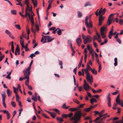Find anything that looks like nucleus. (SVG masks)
Instances as JSON below:
<instances>
[{
	"label": "nucleus",
	"mask_w": 123,
	"mask_h": 123,
	"mask_svg": "<svg viewBox=\"0 0 123 123\" xmlns=\"http://www.w3.org/2000/svg\"><path fill=\"white\" fill-rule=\"evenodd\" d=\"M11 50L12 52L13 53L14 52V47L13 45V41L12 42Z\"/></svg>",
	"instance_id": "nucleus-28"
},
{
	"label": "nucleus",
	"mask_w": 123,
	"mask_h": 123,
	"mask_svg": "<svg viewBox=\"0 0 123 123\" xmlns=\"http://www.w3.org/2000/svg\"><path fill=\"white\" fill-rule=\"evenodd\" d=\"M23 72L24 73V75L25 77L24 78L20 77L19 79V80L20 81H22L24 79H26L27 78V77L28 76L29 73H30V72H28L25 70H24L23 71Z\"/></svg>",
	"instance_id": "nucleus-6"
},
{
	"label": "nucleus",
	"mask_w": 123,
	"mask_h": 123,
	"mask_svg": "<svg viewBox=\"0 0 123 123\" xmlns=\"http://www.w3.org/2000/svg\"><path fill=\"white\" fill-rule=\"evenodd\" d=\"M4 56L2 55L1 53L0 52V62L1 61L4 57Z\"/></svg>",
	"instance_id": "nucleus-39"
},
{
	"label": "nucleus",
	"mask_w": 123,
	"mask_h": 123,
	"mask_svg": "<svg viewBox=\"0 0 123 123\" xmlns=\"http://www.w3.org/2000/svg\"><path fill=\"white\" fill-rule=\"evenodd\" d=\"M20 44L21 46L22 47V48H24V39H20Z\"/></svg>",
	"instance_id": "nucleus-21"
},
{
	"label": "nucleus",
	"mask_w": 123,
	"mask_h": 123,
	"mask_svg": "<svg viewBox=\"0 0 123 123\" xmlns=\"http://www.w3.org/2000/svg\"><path fill=\"white\" fill-rule=\"evenodd\" d=\"M51 37L49 36H44V38L46 41V40H48V41H47V42L48 43L54 39V38L51 39Z\"/></svg>",
	"instance_id": "nucleus-9"
},
{
	"label": "nucleus",
	"mask_w": 123,
	"mask_h": 123,
	"mask_svg": "<svg viewBox=\"0 0 123 123\" xmlns=\"http://www.w3.org/2000/svg\"><path fill=\"white\" fill-rule=\"evenodd\" d=\"M11 13L12 14H16V11L15 10H12L11 11Z\"/></svg>",
	"instance_id": "nucleus-60"
},
{
	"label": "nucleus",
	"mask_w": 123,
	"mask_h": 123,
	"mask_svg": "<svg viewBox=\"0 0 123 123\" xmlns=\"http://www.w3.org/2000/svg\"><path fill=\"white\" fill-rule=\"evenodd\" d=\"M96 34L98 38L100 39L101 38V36L100 34L98 32H96Z\"/></svg>",
	"instance_id": "nucleus-57"
},
{
	"label": "nucleus",
	"mask_w": 123,
	"mask_h": 123,
	"mask_svg": "<svg viewBox=\"0 0 123 123\" xmlns=\"http://www.w3.org/2000/svg\"><path fill=\"white\" fill-rule=\"evenodd\" d=\"M114 15V14H111L109 16V17H108V19H111V18L112 16Z\"/></svg>",
	"instance_id": "nucleus-63"
},
{
	"label": "nucleus",
	"mask_w": 123,
	"mask_h": 123,
	"mask_svg": "<svg viewBox=\"0 0 123 123\" xmlns=\"http://www.w3.org/2000/svg\"><path fill=\"white\" fill-rule=\"evenodd\" d=\"M15 26L16 28L20 30L21 29L20 26L19 25H15Z\"/></svg>",
	"instance_id": "nucleus-43"
},
{
	"label": "nucleus",
	"mask_w": 123,
	"mask_h": 123,
	"mask_svg": "<svg viewBox=\"0 0 123 123\" xmlns=\"http://www.w3.org/2000/svg\"><path fill=\"white\" fill-rule=\"evenodd\" d=\"M41 42L43 43H44L46 42V41L45 39H44L43 37L41 38Z\"/></svg>",
	"instance_id": "nucleus-38"
},
{
	"label": "nucleus",
	"mask_w": 123,
	"mask_h": 123,
	"mask_svg": "<svg viewBox=\"0 0 123 123\" xmlns=\"http://www.w3.org/2000/svg\"><path fill=\"white\" fill-rule=\"evenodd\" d=\"M51 7V3H49L48 4V6L47 9V11H48Z\"/></svg>",
	"instance_id": "nucleus-42"
},
{
	"label": "nucleus",
	"mask_w": 123,
	"mask_h": 123,
	"mask_svg": "<svg viewBox=\"0 0 123 123\" xmlns=\"http://www.w3.org/2000/svg\"><path fill=\"white\" fill-rule=\"evenodd\" d=\"M81 110H79L78 111H77L75 112L74 113H77V112H79V113H80L81 114V116H80V119L81 118V116H82L83 117H84L86 115V113H81Z\"/></svg>",
	"instance_id": "nucleus-17"
},
{
	"label": "nucleus",
	"mask_w": 123,
	"mask_h": 123,
	"mask_svg": "<svg viewBox=\"0 0 123 123\" xmlns=\"http://www.w3.org/2000/svg\"><path fill=\"white\" fill-rule=\"evenodd\" d=\"M42 114L43 116L45 118L48 119H49V117H48L46 114L44 113H42Z\"/></svg>",
	"instance_id": "nucleus-45"
},
{
	"label": "nucleus",
	"mask_w": 123,
	"mask_h": 123,
	"mask_svg": "<svg viewBox=\"0 0 123 123\" xmlns=\"http://www.w3.org/2000/svg\"><path fill=\"white\" fill-rule=\"evenodd\" d=\"M3 105L5 108H6V106L5 102V100H2Z\"/></svg>",
	"instance_id": "nucleus-55"
},
{
	"label": "nucleus",
	"mask_w": 123,
	"mask_h": 123,
	"mask_svg": "<svg viewBox=\"0 0 123 123\" xmlns=\"http://www.w3.org/2000/svg\"><path fill=\"white\" fill-rule=\"evenodd\" d=\"M91 71L92 73L96 75L97 74V71L95 70L94 69H92Z\"/></svg>",
	"instance_id": "nucleus-25"
},
{
	"label": "nucleus",
	"mask_w": 123,
	"mask_h": 123,
	"mask_svg": "<svg viewBox=\"0 0 123 123\" xmlns=\"http://www.w3.org/2000/svg\"><path fill=\"white\" fill-rule=\"evenodd\" d=\"M92 106H90L88 108H85L84 109V111L85 112H88L90 111L91 109L92 108Z\"/></svg>",
	"instance_id": "nucleus-19"
},
{
	"label": "nucleus",
	"mask_w": 123,
	"mask_h": 123,
	"mask_svg": "<svg viewBox=\"0 0 123 123\" xmlns=\"http://www.w3.org/2000/svg\"><path fill=\"white\" fill-rule=\"evenodd\" d=\"M89 119L91 120V118H90V116L86 117L84 119L85 120H88Z\"/></svg>",
	"instance_id": "nucleus-53"
},
{
	"label": "nucleus",
	"mask_w": 123,
	"mask_h": 123,
	"mask_svg": "<svg viewBox=\"0 0 123 123\" xmlns=\"http://www.w3.org/2000/svg\"><path fill=\"white\" fill-rule=\"evenodd\" d=\"M88 70L84 69V71L86 74V79L87 82H89L90 84H91L93 82V79L92 76L88 72Z\"/></svg>",
	"instance_id": "nucleus-2"
},
{
	"label": "nucleus",
	"mask_w": 123,
	"mask_h": 123,
	"mask_svg": "<svg viewBox=\"0 0 123 123\" xmlns=\"http://www.w3.org/2000/svg\"><path fill=\"white\" fill-rule=\"evenodd\" d=\"M70 107L69 106H67L66 103H64L62 106V107L63 108L67 109Z\"/></svg>",
	"instance_id": "nucleus-27"
},
{
	"label": "nucleus",
	"mask_w": 123,
	"mask_h": 123,
	"mask_svg": "<svg viewBox=\"0 0 123 123\" xmlns=\"http://www.w3.org/2000/svg\"><path fill=\"white\" fill-rule=\"evenodd\" d=\"M57 30H58L57 31V33L59 35H60L62 34V31H63V30H60L59 28H58Z\"/></svg>",
	"instance_id": "nucleus-23"
},
{
	"label": "nucleus",
	"mask_w": 123,
	"mask_h": 123,
	"mask_svg": "<svg viewBox=\"0 0 123 123\" xmlns=\"http://www.w3.org/2000/svg\"><path fill=\"white\" fill-rule=\"evenodd\" d=\"M31 30L32 31V32L34 33H35V31L34 30V28H33V26L34 25V24H33V25H32V24H31Z\"/></svg>",
	"instance_id": "nucleus-40"
},
{
	"label": "nucleus",
	"mask_w": 123,
	"mask_h": 123,
	"mask_svg": "<svg viewBox=\"0 0 123 123\" xmlns=\"http://www.w3.org/2000/svg\"><path fill=\"white\" fill-rule=\"evenodd\" d=\"M67 115V114H62V118H67V117H68Z\"/></svg>",
	"instance_id": "nucleus-36"
},
{
	"label": "nucleus",
	"mask_w": 123,
	"mask_h": 123,
	"mask_svg": "<svg viewBox=\"0 0 123 123\" xmlns=\"http://www.w3.org/2000/svg\"><path fill=\"white\" fill-rule=\"evenodd\" d=\"M2 100H5L6 98V94L5 92H3L1 94Z\"/></svg>",
	"instance_id": "nucleus-24"
},
{
	"label": "nucleus",
	"mask_w": 123,
	"mask_h": 123,
	"mask_svg": "<svg viewBox=\"0 0 123 123\" xmlns=\"http://www.w3.org/2000/svg\"><path fill=\"white\" fill-rule=\"evenodd\" d=\"M93 44L94 46L96 48H98V45L96 43L94 42H93Z\"/></svg>",
	"instance_id": "nucleus-56"
},
{
	"label": "nucleus",
	"mask_w": 123,
	"mask_h": 123,
	"mask_svg": "<svg viewBox=\"0 0 123 123\" xmlns=\"http://www.w3.org/2000/svg\"><path fill=\"white\" fill-rule=\"evenodd\" d=\"M30 72L29 73L28 75V76H27V79L26 80L25 82V84L26 86H28L29 85V76L30 75Z\"/></svg>",
	"instance_id": "nucleus-14"
},
{
	"label": "nucleus",
	"mask_w": 123,
	"mask_h": 123,
	"mask_svg": "<svg viewBox=\"0 0 123 123\" xmlns=\"http://www.w3.org/2000/svg\"><path fill=\"white\" fill-rule=\"evenodd\" d=\"M53 110L55 111L56 112H58V114H60V112L59 110H58L57 109H53Z\"/></svg>",
	"instance_id": "nucleus-47"
},
{
	"label": "nucleus",
	"mask_w": 123,
	"mask_h": 123,
	"mask_svg": "<svg viewBox=\"0 0 123 123\" xmlns=\"http://www.w3.org/2000/svg\"><path fill=\"white\" fill-rule=\"evenodd\" d=\"M7 93L8 96L9 97L10 96L11 94V92L10 91L9 89H7Z\"/></svg>",
	"instance_id": "nucleus-26"
},
{
	"label": "nucleus",
	"mask_w": 123,
	"mask_h": 123,
	"mask_svg": "<svg viewBox=\"0 0 123 123\" xmlns=\"http://www.w3.org/2000/svg\"><path fill=\"white\" fill-rule=\"evenodd\" d=\"M117 105V104L114 103L113 107V109L114 110L116 109V108Z\"/></svg>",
	"instance_id": "nucleus-41"
},
{
	"label": "nucleus",
	"mask_w": 123,
	"mask_h": 123,
	"mask_svg": "<svg viewBox=\"0 0 123 123\" xmlns=\"http://www.w3.org/2000/svg\"><path fill=\"white\" fill-rule=\"evenodd\" d=\"M31 99L34 100L36 102L37 101V99L36 97H35L33 95H32L31 97Z\"/></svg>",
	"instance_id": "nucleus-31"
},
{
	"label": "nucleus",
	"mask_w": 123,
	"mask_h": 123,
	"mask_svg": "<svg viewBox=\"0 0 123 123\" xmlns=\"http://www.w3.org/2000/svg\"><path fill=\"white\" fill-rule=\"evenodd\" d=\"M101 14H102V15H103L104 14L105 12V8H104V9L102 11H101Z\"/></svg>",
	"instance_id": "nucleus-52"
},
{
	"label": "nucleus",
	"mask_w": 123,
	"mask_h": 123,
	"mask_svg": "<svg viewBox=\"0 0 123 123\" xmlns=\"http://www.w3.org/2000/svg\"><path fill=\"white\" fill-rule=\"evenodd\" d=\"M88 70H90L92 69V68L90 66L89 63H87L86 65V68Z\"/></svg>",
	"instance_id": "nucleus-29"
},
{
	"label": "nucleus",
	"mask_w": 123,
	"mask_h": 123,
	"mask_svg": "<svg viewBox=\"0 0 123 123\" xmlns=\"http://www.w3.org/2000/svg\"><path fill=\"white\" fill-rule=\"evenodd\" d=\"M89 18V17L88 16H86L85 19V25L86 27H88L89 26L88 25V24H89V23H88V20Z\"/></svg>",
	"instance_id": "nucleus-20"
},
{
	"label": "nucleus",
	"mask_w": 123,
	"mask_h": 123,
	"mask_svg": "<svg viewBox=\"0 0 123 123\" xmlns=\"http://www.w3.org/2000/svg\"><path fill=\"white\" fill-rule=\"evenodd\" d=\"M73 102L76 104H80V102L77 99H73Z\"/></svg>",
	"instance_id": "nucleus-32"
},
{
	"label": "nucleus",
	"mask_w": 123,
	"mask_h": 123,
	"mask_svg": "<svg viewBox=\"0 0 123 123\" xmlns=\"http://www.w3.org/2000/svg\"><path fill=\"white\" fill-rule=\"evenodd\" d=\"M11 104L12 106L13 107H15L16 106V104L13 101L11 103Z\"/></svg>",
	"instance_id": "nucleus-48"
},
{
	"label": "nucleus",
	"mask_w": 123,
	"mask_h": 123,
	"mask_svg": "<svg viewBox=\"0 0 123 123\" xmlns=\"http://www.w3.org/2000/svg\"><path fill=\"white\" fill-rule=\"evenodd\" d=\"M50 115L53 118H55L56 115L55 112H51L50 114Z\"/></svg>",
	"instance_id": "nucleus-22"
},
{
	"label": "nucleus",
	"mask_w": 123,
	"mask_h": 123,
	"mask_svg": "<svg viewBox=\"0 0 123 123\" xmlns=\"http://www.w3.org/2000/svg\"><path fill=\"white\" fill-rule=\"evenodd\" d=\"M116 101L117 104H118L119 105H120L121 101H120V99H116Z\"/></svg>",
	"instance_id": "nucleus-46"
},
{
	"label": "nucleus",
	"mask_w": 123,
	"mask_h": 123,
	"mask_svg": "<svg viewBox=\"0 0 123 123\" xmlns=\"http://www.w3.org/2000/svg\"><path fill=\"white\" fill-rule=\"evenodd\" d=\"M5 33L9 35L10 37H11L12 38L14 39V37L11 34L10 32L7 30H6L5 31Z\"/></svg>",
	"instance_id": "nucleus-16"
},
{
	"label": "nucleus",
	"mask_w": 123,
	"mask_h": 123,
	"mask_svg": "<svg viewBox=\"0 0 123 123\" xmlns=\"http://www.w3.org/2000/svg\"><path fill=\"white\" fill-rule=\"evenodd\" d=\"M85 105V104H80L79 107H77V108H78V109L79 108H83V106Z\"/></svg>",
	"instance_id": "nucleus-37"
},
{
	"label": "nucleus",
	"mask_w": 123,
	"mask_h": 123,
	"mask_svg": "<svg viewBox=\"0 0 123 123\" xmlns=\"http://www.w3.org/2000/svg\"><path fill=\"white\" fill-rule=\"evenodd\" d=\"M81 114L79 112L74 113L73 117L71 118L70 120H74L73 123H78L80 119Z\"/></svg>",
	"instance_id": "nucleus-1"
},
{
	"label": "nucleus",
	"mask_w": 123,
	"mask_h": 123,
	"mask_svg": "<svg viewBox=\"0 0 123 123\" xmlns=\"http://www.w3.org/2000/svg\"><path fill=\"white\" fill-rule=\"evenodd\" d=\"M92 101H93V102H97V100L96 99L94 98H91L90 99Z\"/></svg>",
	"instance_id": "nucleus-54"
},
{
	"label": "nucleus",
	"mask_w": 123,
	"mask_h": 123,
	"mask_svg": "<svg viewBox=\"0 0 123 123\" xmlns=\"http://www.w3.org/2000/svg\"><path fill=\"white\" fill-rule=\"evenodd\" d=\"M83 87L84 89L86 91L89 90L91 88V87L89 85L85 80H84V83L83 85Z\"/></svg>",
	"instance_id": "nucleus-4"
},
{
	"label": "nucleus",
	"mask_w": 123,
	"mask_h": 123,
	"mask_svg": "<svg viewBox=\"0 0 123 123\" xmlns=\"http://www.w3.org/2000/svg\"><path fill=\"white\" fill-rule=\"evenodd\" d=\"M111 19H108L107 23L109 25H110L111 24Z\"/></svg>",
	"instance_id": "nucleus-62"
},
{
	"label": "nucleus",
	"mask_w": 123,
	"mask_h": 123,
	"mask_svg": "<svg viewBox=\"0 0 123 123\" xmlns=\"http://www.w3.org/2000/svg\"><path fill=\"white\" fill-rule=\"evenodd\" d=\"M62 118H60L59 117H56V119L58 121H59L60 122H63L64 121L63 120Z\"/></svg>",
	"instance_id": "nucleus-34"
},
{
	"label": "nucleus",
	"mask_w": 123,
	"mask_h": 123,
	"mask_svg": "<svg viewBox=\"0 0 123 123\" xmlns=\"http://www.w3.org/2000/svg\"><path fill=\"white\" fill-rule=\"evenodd\" d=\"M29 18L30 21H31V24H32V25H33V24H34V18L32 16H31V15L30 14L29 15Z\"/></svg>",
	"instance_id": "nucleus-13"
},
{
	"label": "nucleus",
	"mask_w": 123,
	"mask_h": 123,
	"mask_svg": "<svg viewBox=\"0 0 123 123\" xmlns=\"http://www.w3.org/2000/svg\"><path fill=\"white\" fill-rule=\"evenodd\" d=\"M2 111L3 112V113L4 114H7L9 113L8 111L5 110H3Z\"/></svg>",
	"instance_id": "nucleus-49"
},
{
	"label": "nucleus",
	"mask_w": 123,
	"mask_h": 123,
	"mask_svg": "<svg viewBox=\"0 0 123 123\" xmlns=\"http://www.w3.org/2000/svg\"><path fill=\"white\" fill-rule=\"evenodd\" d=\"M67 117H71L73 115V113L72 112H71L69 113V114H67Z\"/></svg>",
	"instance_id": "nucleus-44"
},
{
	"label": "nucleus",
	"mask_w": 123,
	"mask_h": 123,
	"mask_svg": "<svg viewBox=\"0 0 123 123\" xmlns=\"http://www.w3.org/2000/svg\"><path fill=\"white\" fill-rule=\"evenodd\" d=\"M119 24L121 25H122L123 24V20L120 19L119 20Z\"/></svg>",
	"instance_id": "nucleus-51"
},
{
	"label": "nucleus",
	"mask_w": 123,
	"mask_h": 123,
	"mask_svg": "<svg viewBox=\"0 0 123 123\" xmlns=\"http://www.w3.org/2000/svg\"><path fill=\"white\" fill-rule=\"evenodd\" d=\"M92 40V37L89 36L88 35L86 37V38L84 39L83 40V42L84 44H86L88 43H90L91 42Z\"/></svg>",
	"instance_id": "nucleus-5"
},
{
	"label": "nucleus",
	"mask_w": 123,
	"mask_h": 123,
	"mask_svg": "<svg viewBox=\"0 0 123 123\" xmlns=\"http://www.w3.org/2000/svg\"><path fill=\"white\" fill-rule=\"evenodd\" d=\"M115 63L114 65L115 66H116L117 64V58H115L114 59Z\"/></svg>",
	"instance_id": "nucleus-33"
},
{
	"label": "nucleus",
	"mask_w": 123,
	"mask_h": 123,
	"mask_svg": "<svg viewBox=\"0 0 123 123\" xmlns=\"http://www.w3.org/2000/svg\"><path fill=\"white\" fill-rule=\"evenodd\" d=\"M104 19V17H102V15H100L99 17V25H101Z\"/></svg>",
	"instance_id": "nucleus-8"
},
{
	"label": "nucleus",
	"mask_w": 123,
	"mask_h": 123,
	"mask_svg": "<svg viewBox=\"0 0 123 123\" xmlns=\"http://www.w3.org/2000/svg\"><path fill=\"white\" fill-rule=\"evenodd\" d=\"M33 62V60H32L30 64V65L25 70V71H26L29 72H30V70L31 68V65L32 64Z\"/></svg>",
	"instance_id": "nucleus-11"
},
{
	"label": "nucleus",
	"mask_w": 123,
	"mask_h": 123,
	"mask_svg": "<svg viewBox=\"0 0 123 123\" xmlns=\"http://www.w3.org/2000/svg\"><path fill=\"white\" fill-rule=\"evenodd\" d=\"M35 55L34 54H32L30 55V57H31L32 59L33 58V57H35Z\"/></svg>",
	"instance_id": "nucleus-59"
},
{
	"label": "nucleus",
	"mask_w": 123,
	"mask_h": 123,
	"mask_svg": "<svg viewBox=\"0 0 123 123\" xmlns=\"http://www.w3.org/2000/svg\"><path fill=\"white\" fill-rule=\"evenodd\" d=\"M17 46L16 48V49L15 50V51L16 52L17 51H18L20 50L18 46V45H17Z\"/></svg>",
	"instance_id": "nucleus-64"
},
{
	"label": "nucleus",
	"mask_w": 123,
	"mask_h": 123,
	"mask_svg": "<svg viewBox=\"0 0 123 123\" xmlns=\"http://www.w3.org/2000/svg\"><path fill=\"white\" fill-rule=\"evenodd\" d=\"M108 114L107 113L103 114L102 115H101V116H100L99 117H98L96 118L95 120H98L99 119H100V118H101V117L103 116H105V117H110V116L109 115H106Z\"/></svg>",
	"instance_id": "nucleus-12"
},
{
	"label": "nucleus",
	"mask_w": 123,
	"mask_h": 123,
	"mask_svg": "<svg viewBox=\"0 0 123 123\" xmlns=\"http://www.w3.org/2000/svg\"><path fill=\"white\" fill-rule=\"evenodd\" d=\"M25 17H26L27 18V16L28 15L29 16V15L30 14L28 12H27L26 11H25Z\"/></svg>",
	"instance_id": "nucleus-58"
},
{
	"label": "nucleus",
	"mask_w": 123,
	"mask_h": 123,
	"mask_svg": "<svg viewBox=\"0 0 123 123\" xmlns=\"http://www.w3.org/2000/svg\"><path fill=\"white\" fill-rule=\"evenodd\" d=\"M106 29L107 28L106 27L103 26L101 28L100 32L102 36V38H104L106 37L105 34L106 33L105 31H106Z\"/></svg>",
	"instance_id": "nucleus-3"
},
{
	"label": "nucleus",
	"mask_w": 123,
	"mask_h": 123,
	"mask_svg": "<svg viewBox=\"0 0 123 123\" xmlns=\"http://www.w3.org/2000/svg\"><path fill=\"white\" fill-rule=\"evenodd\" d=\"M114 31L113 26H112L111 28V30L110 31L109 34L112 35L113 34V31Z\"/></svg>",
	"instance_id": "nucleus-30"
},
{
	"label": "nucleus",
	"mask_w": 123,
	"mask_h": 123,
	"mask_svg": "<svg viewBox=\"0 0 123 123\" xmlns=\"http://www.w3.org/2000/svg\"><path fill=\"white\" fill-rule=\"evenodd\" d=\"M68 110L72 112L78 110V108H70Z\"/></svg>",
	"instance_id": "nucleus-18"
},
{
	"label": "nucleus",
	"mask_w": 123,
	"mask_h": 123,
	"mask_svg": "<svg viewBox=\"0 0 123 123\" xmlns=\"http://www.w3.org/2000/svg\"><path fill=\"white\" fill-rule=\"evenodd\" d=\"M82 16V14L80 12H78V16L79 17H80Z\"/></svg>",
	"instance_id": "nucleus-61"
},
{
	"label": "nucleus",
	"mask_w": 123,
	"mask_h": 123,
	"mask_svg": "<svg viewBox=\"0 0 123 123\" xmlns=\"http://www.w3.org/2000/svg\"><path fill=\"white\" fill-rule=\"evenodd\" d=\"M32 2L34 5V6L37 7V4L36 1V0L35 2L34 0H32Z\"/></svg>",
	"instance_id": "nucleus-35"
},
{
	"label": "nucleus",
	"mask_w": 123,
	"mask_h": 123,
	"mask_svg": "<svg viewBox=\"0 0 123 123\" xmlns=\"http://www.w3.org/2000/svg\"><path fill=\"white\" fill-rule=\"evenodd\" d=\"M16 97V100L17 101H19V96L18 94H15Z\"/></svg>",
	"instance_id": "nucleus-50"
},
{
	"label": "nucleus",
	"mask_w": 123,
	"mask_h": 123,
	"mask_svg": "<svg viewBox=\"0 0 123 123\" xmlns=\"http://www.w3.org/2000/svg\"><path fill=\"white\" fill-rule=\"evenodd\" d=\"M76 42L77 45L78 46H80L82 42L81 39L80 38H78L76 40Z\"/></svg>",
	"instance_id": "nucleus-10"
},
{
	"label": "nucleus",
	"mask_w": 123,
	"mask_h": 123,
	"mask_svg": "<svg viewBox=\"0 0 123 123\" xmlns=\"http://www.w3.org/2000/svg\"><path fill=\"white\" fill-rule=\"evenodd\" d=\"M89 26L88 27H86L87 28L88 31H90V27L92 28V21L90 19L89 20V24H88Z\"/></svg>",
	"instance_id": "nucleus-15"
},
{
	"label": "nucleus",
	"mask_w": 123,
	"mask_h": 123,
	"mask_svg": "<svg viewBox=\"0 0 123 123\" xmlns=\"http://www.w3.org/2000/svg\"><path fill=\"white\" fill-rule=\"evenodd\" d=\"M110 93L108 94V95L107 97V99L108 100V106L109 107H111V99L110 96Z\"/></svg>",
	"instance_id": "nucleus-7"
}]
</instances>
